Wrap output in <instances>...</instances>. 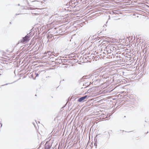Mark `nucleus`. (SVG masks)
I'll return each instance as SVG.
<instances>
[{
  "mask_svg": "<svg viewBox=\"0 0 149 149\" xmlns=\"http://www.w3.org/2000/svg\"><path fill=\"white\" fill-rule=\"evenodd\" d=\"M27 4L28 6L27 7L28 9L34 10L31 12L32 14L39 15L40 14V12L39 11H38V10H40L41 9L37 8H34L33 7H39V5L40 4H42L41 2L37 1H31L30 3L28 2Z\"/></svg>",
  "mask_w": 149,
  "mask_h": 149,
  "instance_id": "1",
  "label": "nucleus"
},
{
  "mask_svg": "<svg viewBox=\"0 0 149 149\" xmlns=\"http://www.w3.org/2000/svg\"><path fill=\"white\" fill-rule=\"evenodd\" d=\"M50 148V147L49 145H47L46 144H45V149H49Z\"/></svg>",
  "mask_w": 149,
  "mask_h": 149,
  "instance_id": "4",
  "label": "nucleus"
},
{
  "mask_svg": "<svg viewBox=\"0 0 149 149\" xmlns=\"http://www.w3.org/2000/svg\"><path fill=\"white\" fill-rule=\"evenodd\" d=\"M30 40V36H26L24 37L23 38L21 41V42L26 43Z\"/></svg>",
  "mask_w": 149,
  "mask_h": 149,
  "instance_id": "2",
  "label": "nucleus"
},
{
  "mask_svg": "<svg viewBox=\"0 0 149 149\" xmlns=\"http://www.w3.org/2000/svg\"><path fill=\"white\" fill-rule=\"evenodd\" d=\"M87 97V96L85 95V96H84V97H82L79 98L78 100V101L79 102H81L84 101V100Z\"/></svg>",
  "mask_w": 149,
  "mask_h": 149,
  "instance_id": "3",
  "label": "nucleus"
},
{
  "mask_svg": "<svg viewBox=\"0 0 149 149\" xmlns=\"http://www.w3.org/2000/svg\"><path fill=\"white\" fill-rule=\"evenodd\" d=\"M38 74H37L36 75V76H38Z\"/></svg>",
  "mask_w": 149,
  "mask_h": 149,
  "instance_id": "5",
  "label": "nucleus"
}]
</instances>
